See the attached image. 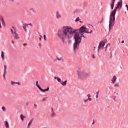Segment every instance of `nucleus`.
<instances>
[{
	"mask_svg": "<svg viewBox=\"0 0 128 128\" xmlns=\"http://www.w3.org/2000/svg\"><path fill=\"white\" fill-rule=\"evenodd\" d=\"M74 34V42L73 44L74 50H78V44L82 42V38L80 36V34L78 32V30H74L72 28L68 26H64L62 28H60L58 30L57 36L63 42L64 44V42L66 38H68L70 44L72 42L70 38H72Z\"/></svg>",
	"mask_w": 128,
	"mask_h": 128,
	"instance_id": "nucleus-1",
	"label": "nucleus"
},
{
	"mask_svg": "<svg viewBox=\"0 0 128 128\" xmlns=\"http://www.w3.org/2000/svg\"><path fill=\"white\" fill-rule=\"evenodd\" d=\"M120 8L118 6L114 8L113 10L112 11L109 20V30H110L114 28V26L116 24V10Z\"/></svg>",
	"mask_w": 128,
	"mask_h": 128,
	"instance_id": "nucleus-2",
	"label": "nucleus"
},
{
	"mask_svg": "<svg viewBox=\"0 0 128 128\" xmlns=\"http://www.w3.org/2000/svg\"><path fill=\"white\" fill-rule=\"evenodd\" d=\"M78 75L80 80H84L88 76V73L86 72L84 70L80 69L78 70Z\"/></svg>",
	"mask_w": 128,
	"mask_h": 128,
	"instance_id": "nucleus-3",
	"label": "nucleus"
},
{
	"mask_svg": "<svg viewBox=\"0 0 128 128\" xmlns=\"http://www.w3.org/2000/svg\"><path fill=\"white\" fill-rule=\"evenodd\" d=\"M77 32L78 34H82V32H84L85 34H92V30H91L90 32L86 30L88 28L84 26H82L79 29H77Z\"/></svg>",
	"mask_w": 128,
	"mask_h": 128,
	"instance_id": "nucleus-4",
	"label": "nucleus"
},
{
	"mask_svg": "<svg viewBox=\"0 0 128 128\" xmlns=\"http://www.w3.org/2000/svg\"><path fill=\"white\" fill-rule=\"evenodd\" d=\"M106 42H108V40L104 39L100 42L98 46V52H100V50L101 48H104V46L106 45Z\"/></svg>",
	"mask_w": 128,
	"mask_h": 128,
	"instance_id": "nucleus-5",
	"label": "nucleus"
},
{
	"mask_svg": "<svg viewBox=\"0 0 128 128\" xmlns=\"http://www.w3.org/2000/svg\"><path fill=\"white\" fill-rule=\"evenodd\" d=\"M14 36L15 37V40H20V36H18V34L16 32H14Z\"/></svg>",
	"mask_w": 128,
	"mask_h": 128,
	"instance_id": "nucleus-6",
	"label": "nucleus"
},
{
	"mask_svg": "<svg viewBox=\"0 0 128 128\" xmlns=\"http://www.w3.org/2000/svg\"><path fill=\"white\" fill-rule=\"evenodd\" d=\"M111 80V84H114V82H116V76H114Z\"/></svg>",
	"mask_w": 128,
	"mask_h": 128,
	"instance_id": "nucleus-7",
	"label": "nucleus"
},
{
	"mask_svg": "<svg viewBox=\"0 0 128 128\" xmlns=\"http://www.w3.org/2000/svg\"><path fill=\"white\" fill-rule=\"evenodd\" d=\"M117 6L120 10V8H122V4L120 3V2H118Z\"/></svg>",
	"mask_w": 128,
	"mask_h": 128,
	"instance_id": "nucleus-8",
	"label": "nucleus"
},
{
	"mask_svg": "<svg viewBox=\"0 0 128 128\" xmlns=\"http://www.w3.org/2000/svg\"><path fill=\"white\" fill-rule=\"evenodd\" d=\"M4 124H5V126L6 128H10V124H8V121H4Z\"/></svg>",
	"mask_w": 128,
	"mask_h": 128,
	"instance_id": "nucleus-9",
	"label": "nucleus"
},
{
	"mask_svg": "<svg viewBox=\"0 0 128 128\" xmlns=\"http://www.w3.org/2000/svg\"><path fill=\"white\" fill-rule=\"evenodd\" d=\"M56 18H62V16L58 12H56Z\"/></svg>",
	"mask_w": 128,
	"mask_h": 128,
	"instance_id": "nucleus-10",
	"label": "nucleus"
},
{
	"mask_svg": "<svg viewBox=\"0 0 128 128\" xmlns=\"http://www.w3.org/2000/svg\"><path fill=\"white\" fill-rule=\"evenodd\" d=\"M36 86H37V88H39L40 90H42V87L40 86V84H38V82L36 81Z\"/></svg>",
	"mask_w": 128,
	"mask_h": 128,
	"instance_id": "nucleus-11",
	"label": "nucleus"
},
{
	"mask_svg": "<svg viewBox=\"0 0 128 128\" xmlns=\"http://www.w3.org/2000/svg\"><path fill=\"white\" fill-rule=\"evenodd\" d=\"M66 82H68V80H66L64 82H61V84H62V86H66Z\"/></svg>",
	"mask_w": 128,
	"mask_h": 128,
	"instance_id": "nucleus-12",
	"label": "nucleus"
},
{
	"mask_svg": "<svg viewBox=\"0 0 128 128\" xmlns=\"http://www.w3.org/2000/svg\"><path fill=\"white\" fill-rule=\"evenodd\" d=\"M50 90V88L48 87L46 89H42V88L41 89V92H48Z\"/></svg>",
	"mask_w": 128,
	"mask_h": 128,
	"instance_id": "nucleus-13",
	"label": "nucleus"
},
{
	"mask_svg": "<svg viewBox=\"0 0 128 128\" xmlns=\"http://www.w3.org/2000/svg\"><path fill=\"white\" fill-rule=\"evenodd\" d=\"M33 120H34V118H32L30 120V121L29 122L28 124V128H30V124H32Z\"/></svg>",
	"mask_w": 128,
	"mask_h": 128,
	"instance_id": "nucleus-14",
	"label": "nucleus"
},
{
	"mask_svg": "<svg viewBox=\"0 0 128 128\" xmlns=\"http://www.w3.org/2000/svg\"><path fill=\"white\" fill-rule=\"evenodd\" d=\"M56 60H62V62H64V60H62V58H58V57L56 58V59L54 60V62H56Z\"/></svg>",
	"mask_w": 128,
	"mask_h": 128,
	"instance_id": "nucleus-15",
	"label": "nucleus"
},
{
	"mask_svg": "<svg viewBox=\"0 0 128 128\" xmlns=\"http://www.w3.org/2000/svg\"><path fill=\"white\" fill-rule=\"evenodd\" d=\"M20 119L22 122H24V118H26V116H24V114H21L20 116Z\"/></svg>",
	"mask_w": 128,
	"mask_h": 128,
	"instance_id": "nucleus-16",
	"label": "nucleus"
},
{
	"mask_svg": "<svg viewBox=\"0 0 128 128\" xmlns=\"http://www.w3.org/2000/svg\"><path fill=\"white\" fill-rule=\"evenodd\" d=\"M54 78L55 80H57L58 82H62V80L58 76L54 77Z\"/></svg>",
	"mask_w": 128,
	"mask_h": 128,
	"instance_id": "nucleus-17",
	"label": "nucleus"
},
{
	"mask_svg": "<svg viewBox=\"0 0 128 128\" xmlns=\"http://www.w3.org/2000/svg\"><path fill=\"white\" fill-rule=\"evenodd\" d=\"M1 52H2V54H1L2 58V60H4V52L2 51Z\"/></svg>",
	"mask_w": 128,
	"mask_h": 128,
	"instance_id": "nucleus-18",
	"label": "nucleus"
},
{
	"mask_svg": "<svg viewBox=\"0 0 128 128\" xmlns=\"http://www.w3.org/2000/svg\"><path fill=\"white\" fill-rule=\"evenodd\" d=\"M110 8L111 10H114V3H110Z\"/></svg>",
	"mask_w": 128,
	"mask_h": 128,
	"instance_id": "nucleus-19",
	"label": "nucleus"
},
{
	"mask_svg": "<svg viewBox=\"0 0 128 128\" xmlns=\"http://www.w3.org/2000/svg\"><path fill=\"white\" fill-rule=\"evenodd\" d=\"M6 74H8V72L6 71H4V73L3 74V78H6Z\"/></svg>",
	"mask_w": 128,
	"mask_h": 128,
	"instance_id": "nucleus-20",
	"label": "nucleus"
},
{
	"mask_svg": "<svg viewBox=\"0 0 128 128\" xmlns=\"http://www.w3.org/2000/svg\"><path fill=\"white\" fill-rule=\"evenodd\" d=\"M55 116H56V113L54 112H52L51 114L52 118H54Z\"/></svg>",
	"mask_w": 128,
	"mask_h": 128,
	"instance_id": "nucleus-21",
	"label": "nucleus"
},
{
	"mask_svg": "<svg viewBox=\"0 0 128 128\" xmlns=\"http://www.w3.org/2000/svg\"><path fill=\"white\" fill-rule=\"evenodd\" d=\"M22 28H23L24 30V32H27L26 27V26H22Z\"/></svg>",
	"mask_w": 128,
	"mask_h": 128,
	"instance_id": "nucleus-22",
	"label": "nucleus"
},
{
	"mask_svg": "<svg viewBox=\"0 0 128 128\" xmlns=\"http://www.w3.org/2000/svg\"><path fill=\"white\" fill-rule=\"evenodd\" d=\"M16 82H14V81H12V80H11V84L12 85V86H14V84H16Z\"/></svg>",
	"mask_w": 128,
	"mask_h": 128,
	"instance_id": "nucleus-23",
	"label": "nucleus"
},
{
	"mask_svg": "<svg viewBox=\"0 0 128 128\" xmlns=\"http://www.w3.org/2000/svg\"><path fill=\"white\" fill-rule=\"evenodd\" d=\"M0 20L1 22L4 20V18H2V16L0 17Z\"/></svg>",
	"mask_w": 128,
	"mask_h": 128,
	"instance_id": "nucleus-24",
	"label": "nucleus"
},
{
	"mask_svg": "<svg viewBox=\"0 0 128 128\" xmlns=\"http://www.w3.org/2000/svg\"><path fill=\"white\" fill-rule=\"evenodd\" d=\"M44 40H46V35H44Z\"/></svg>",
	"mask_w": 128,
	"mask_h": 128,
	"instance_id": "nucleus-25",
	"label": "nucleus"
},
{
	"mask_svg": "<svg viewBox=\"0 0 128 128\" xmlns=\"http://www.w3.org/2000/svg\"><path fill=\"white\" fill-rule=\"evenodd\" d=\"M6 68H7L6 66L4 65V71H6Z\"/></svg>",
	"mask_w": 128,
	"mask_h": 128,
	"instance_id": "nucleus-26",
	"label": "nucleus"
},
{
	"mask_svg": "<svg viewBox=\"0 0 128 128\" xmlns=\"http://www.w3.org/2000/svg\"><path fill=\"white\" fill-rule=\"evenodd\" d=\"M110 2L111 3L114 4L116 0H110Z\"/></svg>",
	"mask_w": 128,
	"mask_h": 128,
	"instance_id": "nucleus-27",
	"label": "nucleus"
},
{
	"mask_svg": "<svg viewBox=\"0 0 128 128\" xmlns=\"http://www.w3.org/2000/svg\"><path fill=\"white\" fill-rule=\"evenodd\" d=\"M2 110H6V107L3 106H2Z\"/></svg>",
	"mask_w": 128,
	"mask_h": 128,
	"instance_id": "nucleus-28",
	"label": "nucleus"
},
{
	"mask_svg": "<svg viewBox=\"0 0 128 128\" xmlns=\"http://www.w3.org/2000/svg\"><path fill=\"white\" fill-rule=\"evenodd\" d=\"M78 20H80V18L78 17L76 19V22H78Z\"/></svg>",
	"mask_w": 128,
	"mask_h": 128,
	"instance_id": "nucleus-29",
	"label": "nucleus"
},
{
	"mask_svg": "<svg viewBox=\"0 0 128 128\" xmlns=\"http://www.w3.org/2000/svg\"><path fill=\"white\" fill-rule=\"evenodd\" d=\"M10 30H11V32H12V34H14V30H12V29L11 28V29H10Z\"/></svg>",
	"mask_w": 128,
	"mask_h": 128,
	"instance_id": "nucleus-30",
	"label": "nucleus"
},
{
	"mask_svg": "<svg viewBox=\"0 0 128 128\" xmlns=\"http://www.w3.org/2000/svg\"><path fill=\"white\" fill-rule=\"evenodd\" d=\"M2 24H4H4H6V22H4V20L3 21H2Z\"/></svg>",
	"mask_w": 128,
	"mask_h": 128,
	"instance_id": "nucleus-31",
	"label": "nucleus"
},
{
	"mask_svg": "<svg viewBox=\"0 0 128 128\" xmlns=\"http://www.w3.org/2000/svg\"><path fill=\"white\" fill-rule=\"evenodd\" d=\"M40 38H39V40H42V36L40 35Z\"/></svg>",
	"mask_w": 128,
	"mask_h": 128,
	"instance_id": "nucleus-32",
	"label": "nucleus"
},
{
	"mask_svg": "<svg viewBox=\"0 0 128 128\" xmlns=\"http://www.w3.org/2000/svg\"><path fill=\"white\" fill-rule=\"evenodd\" d=\"M114 86H119V85H118V83H117L116 84H115V85Z\"/></svg>",
	"mask_w": 128,
	"mask_h": 128,
	"instance_id": "nucleus-33",
	"label": "nucleus"
},
{
	"mask_svg": "<svg viewBox=\"0 0 128 128\" xmlns=\"http://www.w3.org/2000/svg\"><path fill=\"white\" fill-rule=\"evenodd\" d=\"M51 112H52V113L54 112V108H51Z\"/></svg>",
	"mask_w": 128,
	"mask_h": 128,
	"instance_id": "nucleus-34",
	"label": "nucleus"
},
{
	"mask_svg": "<svg viewBox=\"0 0 128 128\" xmlns=\"http://www.w3.org/2000/svg\"><path fill=\"white\" fill-rule=\"evenodd\" d=\"M16 84H18V86H20V82H16Z\"/></svg>",
	"mask_w": 128,
	"mask_h": 128,
	"instance_id": "nucleus-35",
	"label": "nucleus"
},
{
	"mask_svg": "<svg viewBox=\"0 0 128 128\" xmlns=\"http://www.w3.org/2000/svg\"><path fill=\"white\" fill-rule=\"evenodd\" d=\"M12 28L13 30H14V32H16V28H14V26H12Z\"/></svg>",
	"mask_w": 128,
	"mask_h": 128,
	"instance_id": "nucleus-36",
	"label": "nucleus"
},
{
	"mask_svg": "<svg viewBox=\"0 0 128 128\" xmlns=\"http://www.w3.org/2000/svg\"><path fill=\"white\" fill-rule=\"evenodd\" d=\"M87 96H88V98H90V94H88V95H87Z\"/></svg>",
	"mask_w": 128,
	"mask_h": 128,
	"instance_id": "nucleus-37",
	"label": "nucleus"
},
{
	"mask_svg": "<svg viewBox=\"0 0 128 128\" xmlns=\"http://www.w3.org/2000/svg\"><path fill=\"white\" fill-rule=\"evenodd\" d=\"M126 8L127 10H128V4H126Z\"/></svg>",
	"mask_w": 128,
	"mask_h": 128,
	"instance_id": "nucleus-38",
	"label": "nucleus"
},
{
	"mask_svg": "<svg viewBox=\"0 0 128 128\" xmlns=\"http://www.w3.org/2000/svg\"><path fill=\"white\" fill-rule=\"evenodd\" d=\"M80 36V38H82H82H86V36H84V35Z\"/></svg>",
	"mask_w": 128,
	"mask_h": 128,
	"instance_id": "nucleus-39",
	"label": "nucleus"
},
{
	"mask_svg": "<svg viewBox=\"0 0 128 128\" xmlns=\"http://www.w3.org/2000/svg\"><path fill=\"white\" fill-rule=\"evenodd\" d=\"M38 46H40V48H42V44L39 43L38 44Z\"/></svg>",
	"mask_w": 128,
	"mask_h": 128,
	"instance_id": "nucleus-40",
	"label": "nucleus"
},
{
	"mask_svg": "<svg viewBox=\"0 0 128 128\" xmlns=\"http://www.w3.org/2000/svg\"><path fill=\"white\" fill-rule=\"evenodd\" d=\"M92 58H96V56H94V54H92Z\"/></svg>",
	"mask_w": 128,
	"mask_h": 128,
	"instance_id": "nucleus-41",
	"label": "nucleus"
},
{
	"mask_svg": "<svg viewBox=\"0 0 128 128\" xmlns=\"http://www.w3.org/2000/svg\"><path fill=\"white\" fill-rule=\"evenodd\" d=\"M120 2V4H122V0H120V2Z\"/></svg>",
	"mask_w": 128,
	"mask_h": 128,
	"instance_id": "nucleus-42",
	"label": "nucleus"
},
{
	"mask_svg": "<svg viewBox=\"0 0 128 128\" xmlns=\"http://www.w3.org/2000/svg\"><path fill=\"white\" fill-rule=\"evenodd\" d=\"M102 22H104V18H102V20L100 21V24H102Z\"/></svg>",
	"mask_w": 128,
	"mask_h": 128,
	"instance_id": "nucleus-43",
	"label": "nucleus"
},
{
	"mask_svg": "<svg viewBox=\"0 0 128 128\" xmlns=\"http://www.w3.org/2000/svg\"><path fill=\"white\" fill-rule=\"evenodd\" d=\"M98 94H100V90H98V91L96 92V95H98Z\"/></svg>",
	"mask_w": 128,
	"mask_h": 128,
	"instance_id": "nucleus-44",
	"label": "nucleus"
},
{
	"mask_svg": "<svg viewBox=\"0 0 128 128\" xmlns=\"http://www.w3.org/2000/svg\"><path fill=\"white\" fill-rule=\"evenodd\" d=\"M88 100H84V101L85 102H88Z\"/></svg>",
	"mask_w": 128,
	"mask_h": 128,
	"instance_id": "nucleus-45",
	"label": "nucleus"
},
{
	"mask_svg": "<svg viewBox=\"0 0 128 128\" xmlns=\"http://www.w3.org/2000/svg\"><path fill=\"white\" fill-rule=\"evenodd\" d=\"M28 26H32V23L28 24Z\"/></svg>",
	"mask_w": 128,
	"mask_h": 128,
	"instance_id": "nucleus-46",
	"label": "nucleus"
},
{
	"mask_svg": "<svg viewBox=\"0 0 128 128\" xmlns=\"http://www.w3.org/2000/svg\"><path fill=\"white\" fill-rule=\"evenodd\" d=\"M108 46H110V43H108V44H106V48H108Z\"/></svg>",
	"mask_w": 128,
	"mask_h": 128,
	"instance_id": "nucleus-47",
	"label": "nucleus"
},
{
	"mask_svg": "<svg viewBox=\"0 0 128 128\" xmlns=\"http://www.w3.org/2000/svg\"><path fill=\"white\" fill-rule=\"evenodd\" d=\"M88 100H90V102L92 100L91 98H88Z\"/></svg>",
	"mask_w": 128,
	"mask_h": 128,
	"instance_id": "nucleus-48",
	"label": "nucleus"
},
{
	"mask_svg": "<svg viewBox=\"0 0 128 128\" xmlns=\"http://www.w3.org/2000/svg\"><path fill=\"white\" fill-rule=\"evenodd\" d=\"M24 46H26V43H24L23 44Z\"/></svg>",
	"mask_w": 128,
	"mask_h": 128,
	"instance_id": "nucleus-49",
	"label": "nucleus"
},
{
	"mask_svg": "<svg viewBox=\"0 0 128 128\" xmlns=\"http://www.w3.org/2000/svg\"><path fill=\"white\" fill-rule=\"evenodd\" d=\"M34 106L36 108V106H37L36 104H34Z\"/></svg>",
	"mask_w": 128,
	"mask_h": 128,
	"instance_id": "nucleus-50",
	"label": "nucleus"
},
{
	"mask_svg": "<svg viewBox=\"0 0 128 128\" xmlns=\"http://www.w3.org/2000/svg\"><path fill=\"white\" fill-rule=\"evenodd\" d=\"M24 26H26H26H28V24L25 23L24 24Z\"/></svg>",
	"mask_w": 128,
	"mask_h": 128,
	"instance_id": "nucleus-51",
	"label": "nucleus"
},
{
	"mask_svg": "<svg viewBox=\"0 0 128 128\" xmlns=\"http://www.w3.org/2000/svg\"><path fill=\"white\" fill-rule=\"evenodd\" d=\"M42 101H43V102H46V98H44L42 99Z\"/></svg>",
	"mask_w": 128,
	"mask_h": 128,
	"instance_id": "nucleus-52",
	"label": "nucleus"
},
{
	"mask_svg": "<svg viewBox=\"0 0 128 128\" xmlns=\"http://www.w3.org/2000/svg\"><path fill=\"white\" fill-rule=\"evenodd\" d=\"M80 36H84V32H82V33H80Z\"/></svg>",
	"mask_w": 128,
	"mask_h": 128,
	"instance_id": "nucleus-53",
	"label": "nucleus"
},
{
	"mask_svg": "<svg viewBox=\"0 0 128 128\" xmlns=\"http://www.w3.org/2000/svg\"><path fill=\"white\" fill-rule=\"evenodd\" d=\"M94 124V120H93V122H92V124Z\"/></svg>",
	"mask_w": 128,
	"mask_h": 128,
	"instance_id": "nucleus-54",
	"label": "nucleus"
},
{
	"mask_svg": "<svg viewBox=\"0 0 128 128\" xmlns=\"http://www.w3.org/2000/svg\"><path fill=\"white\" fill-rule=\"evenodd\" d=\"M124 40H122V44H124Z\"/></svg>",
	"mask_w": 128,
	"mask_h": 128,
	"instance_id": "nucleus-55",
	"label": "nucleus"
},
{
	"mask_svg": "<svg viewBox=\"0 0 128 128\" xmlns=\"http://www.w3.org/2000/svg\"><path fill=\"white\" fill-rule=\"evenodd\" d=\"M12 43L13 44H14V40H12Z\"/></svg>",
	"mask_w": 128,
	"mask_h": 128,
	"instance_id": "nucleus-56",
	"label": "nucleus"
},
{
	"mask_svg": "<svg viewBox=\"0 0 128 128\" xmlns=\"http://www.w3.org/2000/svg\"><path fill=\"white\" fill-rule=\"evenodd\" d=\"M98 98V95L96 96V98Z\"/></svg>",
	"mask_w": 128,
	"mask_h": 128,
	"instance_id": "nucleus-57",
	"label": "nucleus"
},
{
	"mask_svg": "<svg viewBox=\"0 0 128 128\" xmlns=\"http://www.w3.org/2000/svg\"><path fill=\"white\" fill-rule=\"evenodd\" d=\"M26 106H28L29 104H28V103H26Z\"/></svg>",
	"mask_w": 128,
	"mask_h": 128,
	"instance_id": "nucleus-58",
	"label": "nucleus"
},
{
	"mask_svg": "<svg viewBox=\"0 0 128 128\" xmlns=\"http://www.w3.org/2000/svg\"><path fill=\"white\" fill-rule=\"evenodd\" d=\"M105 52H106V48H105Z\"/></svg>",
	"mask_w": 128,
	"mask_h": 128,
	"instance_id": "nucleus-59",
	"label": "nucleus"
},
{
	"mask_svg": "<svg viewBox=\"0 0 128 128\" xmlns=\"http://www.w3.org/2000/svg\"><path fill=\"white\" fill-rule=\"evenodd\" d=\"M12 2H14V0H10Z\"/></svg>",
	"mask_w": 128,
	"mask_h": 128,
	"instance_id": "nucleus-60",
	"label": "nucleus"
},
{
	"mask_svg": "<svg viewBox=\"0 0 128 128\" xmlns=\"http://www.w3.org/2000/svg\"><path fill=\"white\" fill-rule=\"evenodd\" d=\"M80 22L81 24H82V21H80Z\"/></svg>",
	"mask_w": 128,
	"mask_h": 128,
	"instance_id": "nucleus-61",
	"label": "nucleus"
},
{
	"mask_svg": "<svg viewBox=\"0 0 128 128\" xmlns=\"http://www.w3.org/2000/svg\"><path fill=\"white\" fill-rule=\"evenodd\" d=\"M94 48H96V47H94Z\"/></svg>",
	"mask_w": 128,
	"mask_h": 128,
	"instance_id": "nucleus-62",
	"label": "nucleus"
},
{
	"mask_svg": "<svg viewBox=\"0 0 128 128\" xmlns=\"http://www.w3.org/2000/svg\"><path fill=\"white\" fill-rule=\"evenodd\" d=\"M38 34H40V32H38Z\"/></svg>",
	"mask_w": 128,
	"mask_h": 128,
	"instance_id": "nucleus-63",
	"label": "nucleus"
},
{
	"mask_svg": "<svg viewBox=\"0 0 128 128\" xmlns=\"http://www.w3.org/2000/svg\"><path fill=\"white\" fill-rule=\"evenodd\" d=\"M125 14H126V12H125Z\"/></svg>",
	"mask_w": 128,
	"mask_h": 128,
	"instance_id": "nucleus-64",
	"label": "nucleus"
}]
</instances>
